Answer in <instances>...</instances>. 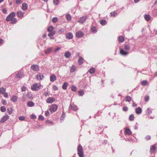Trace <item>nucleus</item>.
<instances>
[{"label": "nucleus", "instance_id": "nucleus-1", "mask_svg": "<svg viewBox=\"0 0 157 157\" xmlns=\"http://www.w3.org/2000/svg\"><path fill=\"white\" fill-rule=\"evenodd\" d=\"M15 16V13L12 12L7 16L6 18V21H11V24L15 23L17 21V18H14Z\"/></svg>", "mask_w": 157, "mask_h": 157}, {"label": "nucleus", "instance_id": "nucleus-2", "mask_svg": "<svg viewBox=\"0 0 157 157\" xmlns=\"http://www.w3.org/2000/svg\"><path fill=\"white\" fill-rule=\"evenodd\" d=\"M41 86L40 83H35L31 86V89L33 91H37L39 90Z\"/></svg>", "mask_w": 157, "mask_h": 157}, {"label": "nucleus", "instance_id": "nucleus-3", "mask_svg": "<svg viewBox=\"0 0 157 157\" xmlns=\"http://www.w3.org/2000/svg\"><path fill=\"white\" fill-rule=\"evenodd\" d=\"M78 154L79 157H84V153L81 144H79L77 148Z\"/></svg>", "mask_w": 157, "mask_h": 157}, {"label": "nucleus", "instance_id": "nucleus-4", "mask_svg": "<svg viewBox=\"0 0 157 157\" xmlns=\"http://www.w3.org/2000/svg\"><path fill=\"white\" fill-rule=\"evenodd\" d=\"M58 105L56 104H52L49 106V110L51 113H52L56 112L57 110Z\"/></svg>", "mask_w": 157, "mask_h": 157}, {"label": "nucleus", "instance_id": "nucleus-5", "mask_svg": "<svg viewBox=\"0 0 157 157\" xmlns=\"http://www.w3.org/2000/svg\"><path fill=\"white\" fill-rule=\"evenodd\" d=\"M9 118V116L7 115L4 116L1 119L0 122L1 123H3L7 120Z\"/></svg>", "mask_w": 157, "mask_h": 157}, {"label": "nucleus", "instance_id": "nucleus-6", "mask_svg": "<svg viewBox=\"0 0 157 157\" xmlns=\"http://www.w3.org/2000/svg\"><path fill=\"white\" fill-rule=\"evenodd\" d=\"M17 17H20L21 19L23 17L24 15V12L20 10L17 11Z\"/></svg>", "mask_w": 157, "mask_h": 157}, {"label": "nucleus", "instance_id": "nucleus-7", "mask_svg": "<svg viewBox=\"0 0 157 157\" xmlns=\"http://www.w3.org/2000/svg\"><path fill=\"white\" fill-rule=\"evenodd\" d=\"M55 99L52 97H49L47 99L46 101L48 103H52L55 101Z\"/></svg>", "mask_w": 157, "mask_h": 157}, {"label": "nucleus", "instance_id": "nucleus-8", "mask_svg": "<svg viewBox=\"0 0 157 157\" xmlns=\"http://www.w3.org/2000/svg\"><path fill=\"white\" fill-rule=\"evenodd\" d=\"M36 77L38 80H41L44 78V76L43 74L39 73L36 75Z\"/></svg>", "mask_w": 157, "mask_h": 157}, {"label": "nucleus", "instance_id": "nucleus-9", "mask_svg": "<svg viewBox=\"0 0 157 157\" xmlns=\"http://www.w3.org/2000/svg\"><path fill=\"white\" fill-rule=\"evenodd\" d=\"M23 73L22 72H18L16 75V77L20 79L23 77Z\"/></svg>", "mask_w": 157, "mask_h": 157}, {"label": "nucleus", "instance_id": "nucleus-10", "mask_svg": "<svg viewBox=\"0 0 157 157\" xmlns=\"http://www.w3.org/2000/svg\"><path fill=\"white\" fill-rule=\"evenodd\" d=\"M28 8L27 4L26 3H23L22 5L21 9L23 11L26 10Z\"/></svg>", "mask_w": 157, "mask_h": 157}, {"label": "nucleus", "instance_id": "nucleus-11", "mask_svg": "<svg viewBox=\"0 0 157 157\" xmlns=\"http://www.w3.org/2000/svg\"><path fill=\"white\" fill-rule=\"evenodd\" d=\"M84 33L81 31H78L76 33V36L77 37L80 38L83 36Z\"/></svg>", "mask_w": 157, "mask_h": 157}, {"label": "nucleus", "instance_id": "nucleus-12", "mask_svg": "<svg viewBox=\"0 0 157 157\" xmlns=\"http://www.w3.org/2000/svg\"><path fill=\"white\" fill-rule=\"evenodd\" d=\"M124 134L125 135H130L132 134V132L128 128H126L125 129Z\"/></svg>", "mask_w": 157, "mask_h": 157}, {"label": "nucleus", "instance_id": "nucleus-13", "mask_svg": "<svg viewBox=\"0 0 157 157\" xmlns=\"http://www.w3.org/2000/svg\"><path fill=\"white\" fill-rule=\"evenodd\" d=\"M32 69L34 71H37L39 70V67L37 65H33L31 67Z\"/></svg>", "mask_w": 157, "mask_h": 157}, {"label": "nucleus", "instance_id": "nucleus-14", "mask_svg": "<svg viewBox=\"0 0 157 157\" xmlns=\"http://www.w3.org/2000/svg\"><path fill=\"white\" fill-rule=\"evenodd\" d=\"M66 37L68 39H72L73 37V35L72 33H69L67 34H66Z\"/></svg>", "mask_w": 157, "mask_h": 157}, {"label": "nucleus", "instance_id": "nucleus-15", "mask_svg": "<svg viewBox=\"0 0 157 157\" xmlns=\"http://www.w3.org/2000/svg\"><path fill=\"white\" fill-rule=\"evenodd\" d=\"M56 79V76L54 75H52L50 77V80L51 82H53L55 81Z\"/></svg>", "mask_w": 157, "mask_h": 157}, {"label": "nucleus", "instance_id": "nucleus-16", "mask_svg": "<svg viewBox=\"0 0 157 157\" xmlns=\"http://www.w3.org/2000/svg\"><path fill=\"white\" fill-rule=\"evenodd\" d=\"M84 60V59L82 57L80 56H79V59L78 60V63L80 65H82L83 63Z\"/></svg>", "mask_w": 157, "mask_h": 157}, {"label": "nucleus", "instance_id": "nucleus-17", "mask_svg": "<svg viewBox=\"0 0 157 157\" xmlns=\"http://www.w3.org/2000/svg\"><path fill=\"white\" fill-rule=\"evenodd\" d=\"M120 53L121 55L123 56H126L128 54V52L124 51L123 49H120Z\"/></svg>", "mask_w": 157, "mask_h": 157}, {"label": "nucleus", "instance_id": "nucleus-18", "mask_svg": "<svg viewBox=\"0 0 157 157\" xmlns=\"http://www.w3.org/2000/svg\"><path fill=\"white\" fill-rule=\"evenodd\" d=\"M142 109L140 107H138L136 109V112L137 114H140L142 113Z\"/></svg>", "mask_w": 157, "mask_h": 157}, {"label": "nucleus", "instance_id": "nucleus-19", "mask_svg": "<svg viewBox=\"0 0 157 157\" xmlns=\"http://www.w3.org/2000/svg\"><path fill=\"white\" fill-rule=\"evenodd\" d=\"M17 99V96L14 95H13L11 98V100L13 102H16Z\"/></svg>", "mask_w": 157, "mask_h": 157}, {"label": "nucleus", "instance_id": "nucleus-20", "mask_svg": "<svg viewBox=\"0 0 157 157\" xmlns=\"http://www.w3.org/2000/svg\"><path fill=\"white\" fill-rule=\"evenodd\" d=\"M145 19L147 21H148L150 20L151 17L150 15L148 14L145 15L144 16Z\"/></svg>", "mask_w": 157, "mask_h": 157}, {"label": "nucleus", "instance_id": "nucleus-21", "mask_svg": "<svg viewBox=\"0 0 157 157\" xmlns=\"http://www.w3.org/2000/svg\"><path fill=\"white\" fill-rule=\"evenodd\" d=\"M86 19V17H82L80 18L79 22L81 23H83L85 21Z\"/></svg>", "mask_w": 157, "mask_h": 157}, {"label": "nucleus", "instance_id": "nucleus-22", "mask_svg": "<svg viewBox=\"0 0 157 157\" xmlns=\"http://www.w3.org/2000/svg\"><path fill=\"white\" fill-rule=\"evenodd\" d=\"M118 40L120 42L122 43L124 41V38L123 36H120L118 37Z\"/></svg>", "mask_w": 157, "mask_h": 157}, {"label": "nucleus", "instance_id": "nucleus-23", "mask_svg": "<svg viewBox=\"0 0 157 157\" xmlns=\"http://www.w3.org/2000/svg\"><path fill=\"white\" fill-rule=\"evenodd\" d=\"M27 105L29 107H33L34 105V103L32 101H29L27 104Z\"/></svg>", "mask_w": 157, "mask_h": 157}, {"label": "nucleus", "instance_id": "nucleus-24", "mask_svg": "<svg viewBox=\"0 0 157 157\" xmlns=\"http://www.w3.org/2000/svg\"><path fill=\"white\" fill-rule=\"evenodd\" d=\"M13 110L12 108H8L7 109V112L9 115L13 113Z\"/></svg>", "mask_w": 157, "mask_h": 157}, {"label": "nucleus", "instance_id": "nucleus-25", "mask_svg": "<svg viewBox=\"0 0 157 157\" xmlns=\"http://www.w3.org/2000/svg\"><path fill=\"white\" fill-rule=\"evenodd\" d=\"M6 91V89L4 87H1L0 88V94H4Z\"/></svg>", "mask_w": 157, "mask_h": 157}, {"label": "nucleus", "instance_id": "nucleus-26", "mask_svg": "<svg viewBox=\"0 0 157 157\" xmlns=\"http://www.w3.org/2000/svg\"><path fill=\"white\" fill-rule=\"evenodd\" d=\"M76 67L74 65H73L71 68L70 69V72H73L75 71L76 70Z\"/></svg>", "mask_w": 157, "mask_h": 157}, {"label": "nucleus", "instance_id": "nucleus-27", "mask_svg": "<svg viewBox=\"0 0 157 157\" xmlns=\"http://www.w3.org/2000/svg\"><path fill=\"white\" fill-rule=\"evenodd\" d=\"M54 27L53 26L51 25L49 26L48 28V31L49 32L53 31Z\"/></svg>", "mask_w": 157, "mask_h": 157}, {"label": "nucleus", "instance_id": "nucleus-28", "mask_svg": "<svg viewBox=\"0 0 157 157\" xmlns=\"http://www.w3.org/2000/svg\"><path fill=\"white\" fill-rule=\"evenodd\" d=\"M52 49V48H48L44 52L46 54H49V53H50Z\"/></svg>", "mask_w": 157, "mask_h": 157}, {"label": "nucleus", "instance_id": "nucleus-29", "mask_svg": "<svg viewBox=\"0 0 157 157\" xmlns=\"http://www.w3.org/2000/svg\"><path fill=\"white\" fill-rule=\"evenodd\" d=\"M71 56V53L69 52H66L64 54L65 56L67 58H69Z\"/></svg>", "mask_w": 157, "mask_h": 157}, {"label": "nucleus", "instance_id": "nucleus-30", "mask_svg": "<svg viewBox=\"0 0 157 157\" xmlns=\"http://www.w3.org/2000/svg\"><path fill=\"white\" fill-rule=\"evenodd\" d=\"M66 19L68 21H71V17L70 14H66Z\"/></svg>", "mask_w": 157, "mask_h": 157}, {"label": "nucleus", "instance_id": "nucleus-31", "mask_svg": "<svg viewBox=\"0 0 157 157\" xmlns=\"http://www.w3.org/2000/svg\"><path fill=\"white\" fill-rule=\"evenodd\" d=\"M155 146L154 145H153L151 147L150 151L151 153L153 152L155 149Z\"/></svg>", "mask_w": 157, "mask_h": 157}, {"label": "nucleus", "instance_id": "nucleus-32", "mask_svg": "<svg viewBox=\"0 0 157 157\" xmlns=\"http://www.w3.org/2000/svg\"><path fill=\"white\" fill-rule=\"evenodd\" d=\"M56 32L55 31L49 32V33L48 34V36L49 37H51L55 34Z\"/></svg>", "mask_w": 157, "mask_h": 157}, {"label": "nucleus", "instance_id": "nucleus-33", "mask_svg": "<svg viewBox=\"0 0 157 157\" xmlns=\"http://www.w3.org/2000/svg\"><path fill=\"white\" fill-rule=\"evenodd\" d=\"M71 109L73 110L76 111L78 109L76 105H71Z\"/></svg>", "mask_w": 157, "mask_h": 157}, {"label": "nucleus", "instance_id": "nucleus-34", "mask_svg": "<svg viewBox=\"0 0 157 157\" xmlns=\"http://www.w3.org/2000/svg\"><path fill=\"white\" fill-rule=\"evenodd\" d=\"M131 100V98L128 96H127L125 98V101L127 102H130Z\"/></svg>", "mask_w": 157, "mask_h": 157}, {"label": "nucleus", "instance_id": "nucleus-35", "mask_svg": "<svg viewBox=\"0 0 157 157\" xmlns=\"http://www.w3.org/2000/svg\"><path fill=\"white\" fill-rule=\"evenodd\" d=\"M95 69L94 67L91 68L89 70V72L90 74L94 73L95 71Z\"/></svg>", "mask_w": 157, "mask_h": 157}, {"label": "nucleus", "instance_id": "nucleus-36", "mask_svg": "<svg viewBox=\"0 0 157 157\" xmlns=\"http://www.w3.org/2000/svg\"><path fill=\"white\" fill-rule=\"evenodd\" d=\"M68 84L67 82H65L64 83L62 86V88L63 90L66 89L67 86Z\"/></svg>", "mask_w": 157, "mask_h": 157}, {"label": "nucleus", "instance_id": "nucleus-37", "mask_svg": "<svg viewBox=\"0 0 157 157\" xmlns=\"http://www.w3.org/2000/svg\"><path fill=\"white\" fill-rule=\"evenodd\" d=\"M141 85L143 86H145L148 84V82L147 80H144L141 83Z\"/></svg>", "mask_w": 157, "mask_h": 157}, {"label": "nucleus", "instance_id": "nucleus-38", "mask_svg": "<svg viewBox=\"0 0 157 157\" xmlns=\"http://www.w3.org/2000/svg\"><path fill=\"white\" fill-rule=\"evenodd\" d=\"M78 93L79 96H82L84 94V92L83 90H80L78 91Z\"/></svg>", "mask_w": 157, "mask_h": 157}, {"label": "nucleus", "instance_id": "nucleus-39", "mask_svg": "<svg viewBox=\"0 0 157 157\" xmlns=\"http://www.w3.org/2000/svg\"><path fill=\"white\" fill-rule=\"evenodd\" d=\"M92 32L93 33H95L97 32V30L96 27L94 26H93L91 29Z\"/></svg>", "mask_w": 157, "mask_h": 157}, {"label": "nucleus", "instance_id": "nucleus-40", "mask_svg": "<svg viewBox=\"0 0 157 157\" xmlns=\"http://www.w3.org/2000/svg\"><path fill=\"white\" fill-rule=\"evenodd\" d=\"M46 124L49 125H52L53 124V122L51 121H50L49 120H47L46 121Z\"/></svg>", "mask_w": 157, "mask_h": 157}, {"label": "nucleus", "instance_id": "nucleus-41", "mask_svg": "<svg viewBox=\"0 0 157 157\" xmlns=\"http://www.w3.org/2000/svg\"><path fill=\"white\" fill-rule=\"evenodd\" d=\"M134 116L133 114L131 115L129 117V120L130 121H133L134 120Z\"/></svg>", "mask_w": 157, "mask_h": 157}, {"label": "nucleus", "instance_id": "nucleus-42", "mask_svg": "<svg viewBox=\"0 0 157 157\" xmlns=\"http://www.w3.org/2000/svg\"><path fill=\"white\" fill-rule=\"evenodd\" d=\"M100 23L101 25H104L106 23V21L105 20H102L101 21Z\"/></svg>", "mask_w": 157, "mask_h": 157}, {"label": "nucleus", "instance_id": "nucleus-43", "mask_svg": "<svg viewBox=\"0 0 157 157\" xmlns=\"http://www.w3.org/2000/svg\"><path fill=\"white\" fill-rule=\"evenodd\" d=\"M64 29H60L58 31V33L59 34H61L63 33L64 32Z\"/></svg>", "mask_w": 157, "mask_h": 157}, {"label": "nucleus", "instance_id": "nucleus-44", "mask_svg": "<svg viewBox=\"0 0 157 157\" xmlns=\"http://www.w3.org/2000/svg\"><path fill=\"white\" fill-rule=\"evenodd\" d=\"M124 48L125 50H128L130 49V47L128 44L125 45Z\"/></svg>", "mask_w": 157, "mask_h": 157}, {"label": "nucleus", "instance_id": "nucleus-45", "mask_svg": "<svg viewBox=\"0 0 157 157\" xmlns=\"http://www.w3.org/2000/svg\"><path fill=\"white\" fill-rule=\"evenodd\" d=\"M0 110L2 112H5L6 110V108L4 106H2L1 107Z\"/></svg>", "mask_w": 157, "mask_h": 157}, {"label": "nucleus", "instance_id": "nucleus-46", "mask_svg": "<svg viewBox=\"0 0 157 157\" xmlns=\"http://www.w3.org/2000/svg\"><path fill=\"white\" fill-rule=\"evenodd\" d=\"M111 15L113 17H115L116 15H117V13L116 12H111Z\"/></svg>", "mask_w": 157, "mask_h": 157}, {"label": "nucleus", "instance_id": "nucleus-47", "mask_svg": "<svg viewBox=\"0 0 157 157\" xmlns=\"http://www.w3.org/2000/svg\"><path fill=\"white\" fill-rule=\"evenodd\" d=\"M30 118L32 119H35L36 118V117L34 114H32L30 115Z\"/></svg>", "mask_w": 157, "mask_h": 157}, {"label": "nucleus", "instance_id": "nucleus-48", "mask_svg": "<svg viewBox=\"0 0 157 157\" xmlns=\"http://www.w3.org/2000/svg\"><path fill=\"white\" fill-rule=\"evenodd\" d=\"M59 2V0H53V4L55 5H58Z\"/></svg>", "mask_w": 157, "mask_h": 157}, {"label": "nucleus", "instance_id": "nucleus-49", "mask_svg": "<svg viewBox=\"0 0 157 157\" xmlns=\"http://www.w3.org/2000/svg\"><path fill=\"white\" fill-rule=\"evenodd\" d=\"M1 101H2V104L4 105H6L7 101L6 100H4V99H3V100H2Z\"/></svg>", "mask_w": 157, "mask_h": 157}, {"label": "nucleus", "instance_id": "nucleus-50", "mask_svg": "<svg viewBox=\"0 0 157 157\" xmlns=\"http://www.w3.org/2000/svg\"><path fill=\"white\" fill-rule=\"evenodd\" d=\"M58 21V19L57 17H53L52 19V21L54 23H56Z\"/></svg>", "mask_w": 157, "mask_h": 157}, {"label": "nucleus", "instance_id": "nucleus-51", "mask_svg": "<svg viewBox=\"0 0 157 157\" xmlns=\"http://www.w3.org/2000/svg\"><path fill=\"white\" fill-rule=\"evenodd\" d=\"M44 117L41 115H40L38 117V120L42 121L44 120Z\"/></svg>", "mask_w": 157, "mask_h": 157}, {"label": "nucleus", "instance_id": "nucleus-52", "mask_svg": "<svg viewBox=\"0 0 157 157\" xmlns=\"http://www.w3.org/2000/svg\"><path fill=\"white\" fill-rule=\"evenodd\" d=\"M19 119L20 121H24L25 120V117L23 116H20L19 117Z\"/></svg>", "mask_w": 157, "mask_h": 157}, {"label": "nucleus", "instance_id": "nucleus-53", "mask_svg": "<svg viewBox=\"0 0 157 157\" xmlns=\"http://www.w3.org/2000/svg\"><path fill=\"white\" fill-rule=\"evenodd\" d=\"M71 90L72 91H76L77 88L76 86H73L71 88Z\"/></svg>", "mask_w": 157, "mask_h": 157}, {"label": "nucleus", "instance_id": "nucleus-54", "mask_svg": "<svg viewBox=\"0 0 157 157\" xmlns=\"http://www.w3.org/2000/svg\"><path fill=\"white\" fill-rule=\"evenodd\" d=\"M21 2V0H15V3L17 4H20Z\"/></svg>", "mask_w": 157, "mask_h": 157}, {"label": "nucleus", "instance_id": "nucleus-55", "mask_svg": "<svg viewBox=\"0 0 157 157\" xmlns=\"http://www.w3.org/2000/svg\"><path fill=\"white\" fill-rule=\"evenodd\" d=\"M144 99L145 101H147L149 100V97L148 96H145L144 97Z\"/></svg>", "mask_w": 157, "mask_h": 157}, {"label": "nucleus", "instance_id": "nucleus-56", "mask_svg": "<svg viewBox=\"0 0 157 157\" xmlns=\"http://www.w3.org/2000/svg\"><path fill=\"white\" fill-rule=\"evenodd\" d=\"M123 110L124 111H126L128 110V108L127 107L124 106L123 107Z\"/></svg>", "mask_w": 157, "mask_h": 157}, {"label": "nucleus", "instance_id": "nucleus-57", "mask_svg": "<svg viewBox=\"0 0 157 157\" xmlns=\"http://www.w3.org/2000/svg\"><path fill=\"white\" fill-rule=\"evenodd\" d=\"M53 88L55 90H58V88L57 86L55 85L53 86Z\"/></svg>", "mask_w": 157, "mask_h": 157}, {"label": "nucleus", "instance_id": "nucleus-58", "mask_svg": "<svg viewBox=\"0 0 157 157\" xmlns=\"http://www.w3.org/2000/svg\"><path fill=\"white\" fill-rule=\"evenodd\" d=\"M26 90V88L25 86H23L22 87L21 90L22 91H25Z\"/></svg>", "mask_w": 157, "mask_h": 157}, {"label": "nucleus", "instance_id": "nucleus-59", "mask_svg": "<svg viewBox=\"0 0 157 157\" xmlns=\"http://www.w3.org/2000/svg\"><path fill=\"white\" fill-rule=\"evenodd\" d=\"M49 113L48 110L45 111V115L46 116L49 115Z\"/></svg>", "mask_w": 157, "mask_h": 157}, {"label": "nucleus", "instance_id": "nucleus-60", "mask_svg": "<svg viewBox=\"0 0 157 157\" xmlns=\"http://www.w3.org/2000/svg\"><path fill=\"white\" fill-rule=\"evenodd\" d=\"M4 94V96L6 98H8V94L7 93H5Z\"/></svg>", "mask_w": 157, "mask_h": 157}, {"label": "nucleus", "instance_id": "nucleus-61", "mask_svg": "<svg viewBox=\"0 0 157 157\" xmlns=\"http://www.w3.org/2000/svg\"><path fill=\"white\" fill-rule=\"evenodd\" d=\"M60 49V48L59 47H58L55 50V52H56L58 50H59Z\"/></svg>", "mask_w": 157, "mask_h": 157}, {"label": "nucleus", "instance_id": "nucleus-62", "mask_svg": "<svg viewBox=\"0 0 157 157\" xmlns=\"http://www.w3.org/2000/svg\"><path fill=\"white\" fill-rule=\"evenodd\" d=\"M3 12L4 13H7V10L6 9H4L2 10Z\"/></svg>", "mask_w": 157, "mask_h": 157}, {"label": "nucleus", "instance_id": "nucleus-63", "mask_svg": "<svg viewBox=\"0 0 157 157\" xmlns=\"http://www.w3.org/2000/svg\"><path fill=\"white\" fill-rule=\"evenodd\" d=\"M147 112L149 114H150V113H152L151 110L150 109H148L147 110Z\"/></svg>", "mask_w": 157, "mask_h": 157}, {"label": "nucleus", "instance_id": "nucleus-64", "mask_svg": "<svg viewBox=\"0 0 157 157\" xmlns=\"http://www.w3.org/2000/svg\"><path fill=\"white\" fill-rule=\"evenodd\" d=\"M48 92H45L44 94V95L46 96H48Z\"/></svg>", "mask_w": 157, "mask_h": 157}]
</instances>
